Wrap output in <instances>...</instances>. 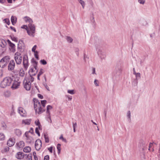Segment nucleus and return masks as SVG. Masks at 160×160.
<instances>
[{"label": "nucleus", "mask_w": 160, "mask_h": 160, "mask_svg": "<svg viewBox=\"0 0 160 160\" xmlns=\"http://www.w3.org/2000/svg\"><path fill=\"white\" fill-rule=\"evenodd\" d=\"M34 69L32 68H31L30 69L29 72H28L29 73H33L34 72Z\"/></svg>", "instance_id": "64"}, {"label": "nucleus", "mask_w": 160, "mask_h": 160, "mask_svg": "<svg viewBox=\"0 0 160 160\" xmlns=\"http://www.w3.org/2000/svg\"><path fill=\"white\" fill-rule=\"evenodd\" d=\"M29 133H30L32 134H33V129L32 128H31L29 131H28Z\"/></svg>", "instance_id": "60"}, {"label": "nucleus", "mask_w": 160, "mask_h": 160, "mask_svg": "<svg viewBox=\"0 0 160 160\" xmlns=\"http://www.w3.org/2000/svg\"><path fill=\"white\" fill-rule=\"evenodd\" d=\"M21 82H20L14 81L11 87V88L13 89H16L18 88L20 85Z\"/></svg>", "instance_id": "10"}, {"label": "nucleus", "mask_w": 160, "mask_h": 160, "mask_svg": "<svg viewBox=\"0 0 160 160\" xmlns=\"http://www.w3.org/2000/svg\"><path fill=\"white\" fill-rule=\"evenodd\" d=\"M57 148L58 150V153L59 154L61 152V144L59 143H58L57 146Z\"/></svg>", "instance_id": "34"}, {"label": "nucleus", "mask_w": 160, "mask_h": 160, "mask_svg": "<svg viewBox=\"0 0 160 160\" xmlns=\"http://www.w3.org/2000/svg\"><path fill=\"white\" fill-rule=\"evenodd\" d=\"M7 42L9 45V46L12 49V51L13 52H15V45L13 43H12L10 40L8 39L7 40Z\"/></svg>", "instance_id": "15"}, {"label": "nucleus", "mask_w": 160, "mask_h": 160, "mask_svg": "<svg viewBox=\"0 0 160 160\" xmlns=\"http://www.w3.org/2000/svg\"><path fill=\"white\" fill-rule=\"evenodd\" d=\"M52 107L50 105H48L47 107V115L48 117V118L51 121V119L50 113V112L49 110H51V109H52Z\"/></svg>", "instance_id": "13"}, {"label": "nucleus", "mask_w": 160, "mask_h": 160, "mask_svg": "<svg viewBox=\"0 0 160 160\" xmlns=\"http://www.w3.org/2000/svg\"><path fill=\"white\" fill-rule=\"evenodd\" d=\"M16 157L18 159H21L24 158L25 157V154L22 152H17L16 156Z\"/></svg>", "instance_id": "14"}, {"label": "nucleus", "mask_w": 160, "mask_h": 160, "mask_svg": "<svg viewBox=\"0 0 160 160\" xmlns=\"http://www.w3.org/2000/svg\"><path fill=\"white\" fill-rule=\"evenodd\" d=\"M11 39L12 40V41H14L15 42H18V40H17V38L14 37H12V36H11Z\"/></svg>", "instance_id": "55"}, {"label": "nucleus", "mask_w": 160, "mask_h": 160, "mask_svg": "<svg viewBox=\"0 0 160 160\" xmlns=\"http://www.w3.org/2000/svg\"><path fill=\"white\" fill-rule=\"evenodd\" d=\"M88 1L89 2L90 4L92 7H93L94 6V3L92 0H88Z\"/></svg>", "instance_id": "52"}, {"label": "nucleus", "mask_w": 160, "mask_h": 160, "mask_svg": "<svg viewBox=\"0 0 160 160\" xmlns=\"http://www.w3.org/2000/svg\"><path fill=\"white\" fill-rule=\"evenodd\" d=\"M4 138V135L2 133H0V140H3Z\"/></svg>", "instance_id": "45"}, {"label": "nucleus", "mask_w": 160, "mask_h": 160, "mask_svg": "<svg viewBox=\"0 0 160 160\" xmlns=\"http://www.w3.org/2000/svg\"><path fill=\"white\" fill-rule=\"evenodd\" d=\"M139 145L142 148V150L144 151L147 149L146 147L147 146V143L142 139L139 141Z\"/></svg>", "instance_id": "7"}, {"label": "nucleus", "mask_w": 160, "mask_h": 160, "mask_svg": "<svg viewBox=\"0 0 160 160\" xmlns=\"http://www.w3.org/2000/svg\"><path fill=\"white\" fill-rule=\"evenodd\" d=\"M14 132L16 135L18 136H21L22 134L21 131L19 129H15Z\"/></svg>", "instance_id": "25"}, {"label": "nucleus", "mask_w": 160, "mask_h": 160, "mask_svg": "<svg viewBox=\"0 0 160 160\" xmlns=\"http://www.w3.org/2000/svg\"><path fill=\"white\" fill-rule=\"evenodd\" d=\"M15 63L13 60H11L8 65V69L9 70H12L15 67Z\"/></svg>", "instance_id": "8"}, {"label": "nucleus", "mask_w": 160, "mask_h": 160, "mask_svg": "<svg viewBox=\"0 0 160 160\" xmlns=\"http://www.w3.org/2000/svg\"><path fill=\"white\" fill-rule=\"evenodd\" d=\"M98 82V81L96 79H95L94 81V84L96 86H99L98 83H97Z\"/></svg>", "instance_id": "63"}, {"label": "nucleus", "mask_w": 160, "mask_h": 160, "mask_svg": "<svg viewBox=\"0 0 160 160\" xmlns=\"http://www.w3.org/2000/svg\"><path fill=\"white\" fill-rule=\"evenodd\" d=\"M15 142V140L14 138H11L8 140L7 142V145L9 147L12 146Z\"/></svg>", "instance_id": "9"}, {"label": "nucleus", "mask_w": 160, "mask_h": 160, "mask_svg": "<svg viewBox=\"0 0 160 160\" xmlns=\"http://www.w3.org/2000/svg\"><path fill=\"white\" fill-rule=\"evenodd\" d=\"M47 102V101L46 100H41V103L42 106L44 107L45 106V104Z\"/></svg>", "instance_id": "41"}, {"label": "nucleus", "mask_w": 160, "mask_h": 160, "mask_svg": "<svg viewBox=\"0 0 160 160\" xmlns=\"http://www.w3.org/2000/svg\"><path fill=\"white\" fill-rule=\"evenodd\" d=\"M23 64L25 70H27L28 67V61L27 55H25L23 58Z\"/></svg>", "instance_id": "4"}, {"label": "nucleus", "mask_w": 160, "mask_h": 160, "mask_svg": "<svg viewBox=\"0 0 160 160\" xmlns=\"http://www.w3.org/2000/svg\"><path fill=\"white\" fill-rule=\"evenodd\" d=\"M43 69L42 68H41L40 70V71L38 73V75L39 76H40L43 73V72H42Z\"/></svg>", "instance_id": "54"}, {"label": "nucleus", "mask_w": 160, "mask_h": 160, "mask_svg": "<svg viewBox=\"0 0 160 160\" xmlns=\"http://www.w3.org/2000/svg\"><path fill=\"white\" fill-rule=\"evenodd\" d=\"M43 85L48 91H50L49 88L47 85L46 83H43Z\"/></svg>", "instance_id": "53"}, {"label": "nucleus", "mask_w": 160, "mask_h": 160, "mask_svg": "<svg viewBox=\"0 0 160 160\" xmlns=\"http://www.w3.org/2000/svg\"><path fill=\"white\" fill-rule=\"evenodd\" d=\"M59 139H62V141H63L65 142H67L65 138H63V136L62 135H61V136H60V137H59Z\"/></svg>", "instance_id": "46"}, {"label": "nucleus", "mask_w": 160, "mask_h": 160, "mask_svg": "<svg viewBox=\"0 0 160 160\" xmlns=\"http://www.w3.org/2000/svg\"><path fill=\"white\" fill-rule=\"evenodd\" d=\"M134 75H135L136 76V78L137 79H139L141 77V74L139 72L136 73Z\"/></svg>", "instance_id": "35"}, {"label": "nucleus", "mask_w": 160, "mask_h": 160, "mask_svg": "<svg viewBox=\"0 0 160 160\" xmlns=\"http://www.w3.org/2000/svg\"><path fill=\"white\" fill-rule=\"evenodd\" d=\"M7 43L6 41L4 39L0 40V46L2 48H4L6 46Z\"/></svg>", "instance_id": "17"}, {"label": "nucleus", "mask_w": 160, "mask_h": 160, "mask_svg": "<svg viewBox=\"0 0 160 160\" xmlns=\"http://www.w3.org/2000/svg\"><path fill=\"white\" fill-rule=\"evenodd\" d=\"M11 20L12 24L14 25L17 22V18L16 17L12 16L11 17Z\"/></svg>", "instance_id": "20"}, {"label": "nucleus", "mask_w": 160, "mask_h": 160, "mask_svg": "<svg viewBox=\"0 0 160 160\" xmlns=\"http://www.w3.org/2000/svg\"><path fill=\"white\" fill-rule=\"evenodd\" d=\"M68 93L71 94H74V90H68Z\"/></svg>", "instance_id": "57"}, {"label": "nucleus", "mask_w": 160, "mask_h": 160, "mask_svg": "<svg viewBox=\"0 0 160 160\" xmlns=\"http://www.w3.org/2000/svg\"><path fill=\"white\" fill-rule=\"evenodd\" d=\"M28 26L29 28L30 31L31 32L28 30H27V32L28 34L29 35H33L34 37V35L33 34L35 33V26L34 25L29 23L28 25Z\"/></svg>", "instance_id": "2"}, {"label": "nucleus", "mask_w": 160, "mask_h": 160, "mask_svg": "<svg viewBox=\"0 0 160 160\" xmlns=\"http://www.w3.org/2000/svg\"><path fill=\"white\" fill-rule=\"evenodd\" d=\"M4 22L6 23L8 25H9L10 23V20L8 18H5L3 20Z\"/></svg>", "instance_id": "37"}, {"label": "nucleus", "mask_w": 160, "mask_h": 160, "mask_svg": "<svg viewBox=\"0 0 160 160\" xmlns=\"http://www.w3.org/2000/svg\"><path fill=\"white\" fill-rule=\"evenodd\" d=\"M78 1L82 5V8H84V6H85L84 2L82 0H78Z\"/></svg>", "instance_id": "36"}, {"label": "nucleus", "mask_w": 160, "mask_h": 160, "mask_svg": "<svg viewBox=\"0 0 160 160\" xmlns=\"http://www.w3.org/2000/svg\"><path fill=\"white\" fill-rule=\"evenodd\" d=\"M36 48H37V46L36 45H34L33 46V47L32 48V51L34 52H36V51H35V50Z\"/></svg>", "instance_id": "56"}, {"label": "nucleus", "mask_w": 160, "mask_h": 160, "mask_svg": "<svg viewBox=\"0 0 160 160\" xmlns=\"http://www.w3.org/2000/svg\"><path fill=\"white\" fill-rule=\"evenodd\" d=\"M33 101L34 102V104H37L38 106H40V105H41L40 102L38 99L36 98H34L33 99Z\"/></svg>", "instance_id": "29"}, {"label": "nucleus", "mask_w": 160, "mask_h": 160, "mask_svg": "<svg viewBox=\"0 0 160 160\" xmlns=\"http://www.w3.org/2000/svg\"><path fill=\"white\" fill-rule=\"evenodd\" d=\"M28 133L29 132L28 131L26 132L25 133V135L27 138V142L30 143L32 140L31 139H30V138H31L32 139V138L31 137H29L28 136Z\"/></svg>", "instance_id": "18"}, {"label": "nucleus", "mask_w": 160, "mask_h": 160, "mask_svg": "<svg viewBox=\"0 0 160 160\" xmlns=\"http://www.w3.org/2000/svg\"><path fill=\"white\" fill-rule=\"evenodd\" d=\"M31 150V148L29 146L26 147L23 149V151L25 152H29Z\"/></svg>", "instance_id": "26"}, {"label": "nucleus", "mask_w": 160, "mask_h": 160, "mask_svg": "<svg viewBox=\"0 0 160 160\" xmlns=\"http://www.w3.org/2000/svg\"><path fill=\"white\" fill-rule=\"evenodd\" d=\"M35 123L36 125L38 126V128L40 129V127L41 126V124L40 122L38 120L37 121H36L35 122Z\"/></svg>", "instance_id": "38"}, {"label": "nucleus", "mask_w": 160, "mask_h": 160, "mask_svg": "<svg viewBox=\"0 0 160 160\" xmlns=\"http://www.w3.org/2000/svg\"><path fill=\"white\" fill-rule=\"evenodd\" d=\"M23 83L24 84V87L26 90L28 91L30 89L31 87V82L30 81L28 82L26 79H24Z\"/></svg>", "instance_id": "5"}, {"label": "nucleus", "mask_w": 160, "mask_h": 160, "mask_svg": "<svg viewBox=\"0 0 160 160\" xmlns=\"http://www.w3.org/2000/svg\"><path fill=\"white\" fill-rule=\"evenodd\" d=\"M33 154L34 157V160H38V157L36 155V153L35 152H33Z\"/></svg>", "instance_id": "50"}, {"label": "nucleus", "mask_w": 160, "mask_h": 160, "mask_svg": "<svg viewBox=\"0 0 160 160\" xmlns=\"http://www.w3.org/2000/svg\"><path fill=\"white\" fill-rule=\"evenodd\" d=\"M12 80V78L10 77H6L1 82L0 85L1 87L4 88L7 86H10Z\"/></svg>", "instance_id": "1"}, {"label": "nucleus", "mask_w": 160, "mask_h": 160, "mask_svg": "<svg viewBox=\"0 0 160 160\" xmlns=\"http://www.w3.org/2000/svg\"><path fill=\"white\" fill-rule=\"evenodd\" d=\"M32 155L31 153L29 154L28 155L25 154L24 158H26V160H32Z\"/></svg>", "instance_id": "19"}, {"label": "nucleus", "mask_w": 160, "mask_h": 160, "mask_svg": "<svg viewBox=\"0 0 160 160\" xmlns=\"http://www.w3.org/2000/svg\"><path fill=\"white\" fill-rule=\"evenodd\" d=\"M127 117L128 121L130 122L131 121V112L130 111H128L127 112Z\"/></svg>", "instance_id": "33"}, {"label": "nucleus", "mask_w": 160, "mask_h": 160, "mask_svg": "<svg viewBox=\"0 0 160 160\" xmlns=\"http://www.w3.org/2000/svg\"><path fill=\"white\" fill-rule=\"evenodd\" d=\"M14 57H21V54L19 52H17L15 53Z\"/></svg>", "instance_id": "40"}, {"label": "nucleus", "mask_w": 160, "mask_h": 160, "mask_svg": "<svg viewBox=\"0 0 160 160\" xmlns=\"http://www.w3.org/2000/svg\"><path fill=\"white\" fill-rule=\"evenodd\" d=\"M34 56L35 58L37 59V60L39 59V57L38 55V51H36V52H34Z\"/></svg>", "instance_id": "44"}, {"label": "nucleus", "mask_w": 160, "mask_h": 160, "mask_svg": "<svg viewBox=\"0 0 160 160\" xmlns=\"http://www.w3.org/2000/svg\"><path fill=\"white\" fill-rule=\"evenodd\" d=\"M66 39L67 41L69 43H72L73 41V39L69 36H67L66 37Z\"/></svg>", "instance_id": "30"}, {"label": "nucleus", "mask_w": 160, "mask_h": 160, "mask_svg": "<svg viewBox=\"0 0 160 160\" xmlns=\"http://www.w3.org/2000/svg\"><path fill=\"white\" fill-rule=\"evenodd\" d=\"M53 147L52 146L50 147V148H48V150L51 153L52 152Z\"/></svg>", "instance_id": "61"}, {"label": "nucleus", "mask_w": 160, "mask_h": 160, "mask_svg": "<svg viewBox=\"0 0 160 160\" xmlns=\"http://www.w3.org/2000/svg\"><path fill=\"white\" fill-rule=\"evenodd\" d=\"M19 148H22L24 146V143L23 141H21L16 144Z\"/></svg>", "instance_id": "24"}, {"label": "nucleus", "mask_w": 160, "mask_h": 160, "mask_svg": "<svg viewBox=\"0 0 160 160\" xmlns=\"http://www.w3.org/2000/svg\"><path fill=\"white\" fill-rule=\"evenodd\" d=\"M44 160H49V156L47 155L44 157Z\"/></svg>", "instance_id": "62"}, {"label": "nucleus", "mask_w": 160, "mask_h": 160, "mask_svg": "<svg viewBox=\"0 0 160 160\" xmlns=\"http://www.w3.org/2000/svg\"><path fill=\"white\" fill-rule=\"evenodd\" d=\"M138 83V80L135 79L132 82V85L134 86H136Z\"/></svg>", "instance_id": "32"}, {"label": "nucleus", "mask_w": 160, "mask_h": 160, "mask_svg": "<svg viewBox=\"0 0 160 160\" xmlns=\"http://www.w3.org/2000/svg\"><path fill=\"white\" fill-rule=\"evenodd\" d=\"M88 59L89 58L88 57L87 55H86L85 53L84 54V60L85 62H86V59Z\"/></svg>", "instance_id": "59"}, {"label": "nucleus", "mask_w": 160, "mask_h": 160, "mask_svg": "<svg viewBox=\"0 0 160 160\" xmlns=\"http://www.w3.org/2000/svg\"><path fill=\"white\" fill-rule=\"evenodd\" d=\"M73 124V131L74 132H76V129L75 128L76 127H77V123L76 122L74 123L73 122H72Z\"/></svg>", "instance_id": "39"}, {"label": "nucleus", "mask_w": 160, "mask_h": 160, "mask_svg": "<svg viewBox=\"0 0 160 160\" xmlns=\"http://www.w3.org/2000/svg\"><path fill=\"white\" fill-rule=\"evenodd\" d=\"M10 59V57L8 56H6L2 58L0 61V67H1V64L3 62H7Z\"/></svg>", "instance_id": "12"}, {"label": "nucleus", "mask_w": 160, "mask_h": 160, "mask_svg": "<svg viewBox=\"0 0 160 160\" xmlns=\"http://www.w3.org/2000/svg\"><path fill=\"white\" fill-rule=\"evenodd\" d=\"M29 75L30 77L29 81H30V82H32L34 81V78L32 77L31 73H29Z\"/></svg>", "instance_id": "48"}, {"label": "nucleus", "mask_w": 160, "mask_h": 160, "mask_svg": "<svg viewBox=\"0 0 160 160\" xmlns=\"http://www.w3.org/2000/svg\"><path fill=\"white\" fill-rule=\"evenodd\" d=\"M19 76L23 77L24 76L25 73L23 69L22 68L21 69L19 72Z\"/></svg>", "instance_id": "28"}, {"label": "nucleus", "mask_w": 160, "mask_h": 160, "mask_svg": "<svg viewBox=\"0 0 160 160\" xmlns=\"http://www.w3.org/2000/svg\"><path fill=\"white\" fill-rule=\"evenodd\" d=\"M138 1L140 3L143 4L145 2V0H138Z\"/></svg>", "instance_id": "58"}, {"label": "nucleus", "mask_w": 160, "mask_h": 160, "mask_svg": "<svg viewBox=\"0 0 160 160\" xmlns=\"http://www.w3.org/2000/svg\"><path fill=\"white\" fill-rule=\"evenodd\" d=\"M75 52H76V54L78 56H79V49L78 48H76L75 49Z\"/></svg>", "instance_id": "49"}, {"label": "nucleus", "mask_w": 160, "mask_h": 160, "mask_svg": "<svg viewBox=\"0 0 160 160\" xmlns=\"http://www.w3.org/2000/svg\"><path fill=\"white\" fill-rule=\"evenodd\" d=\"M44 138L45 140V142L46 143H48L49 141V139L48 137V136L46 134L44 133Z\"/></svg>", "instance_id": "31"}, {"label": "nucleus", "mask_w": 160, "mask_h": 160, "mask_svg": "<svg viewBox=\"0 0 160 160\" xmlns=\"http://www.w3.org/2000/svg\"><path fill=\"white\" fill-rule=\"evenodd\" d=\"M31 62L33 63V65H35V66L38 64V62L36 61L33 58L31 59Z\"/></svg>", "instance_id": "42"}, {"label": "nucleus", "mask_w": 160, "mask_h": 160, "mask_svg": "<svg viewBox=\"0 0 160 160\" xmlns=\"http://www.w3.org/2000/svg\"><path fill=\"white\" fill-rule=\"evenodd\" d=\"M18 45V49L20 50V52H21V50L24 47V44L23 41L21 40H19Z\"/></svg>", "instance_id": "11"}, {"label": "nucleus", "mask_w": 160, "mask_h": 160, "mask_svg": "<svg viewBox=\"0 0 160 160\" xmlns=\"http://www.w3.org/2000/svg\"><path fill=\"white\" fill-rule=\"evenodd\" d=\"M35 132L38 135V136H40V132H39V130H38V128H36L35 129Z\"/></svg>", "instance_id": "51"}, {"label": "nucleus", "mask_w": 160, "mask_h": 160, "mask_svg": "<svg viewBox=\"0 0 160 160\" xmlns=\"http://www.w3.org/2000/svg\"><path fill=\"white\" fill-rule=\"evenodd\" d=\"M96 48L98 54L101 59H104L105 57V53L102 51L101 48H99L98 45H96Z\"/></svg>", "instance_id": "3"}, {"label": "nucleus", "mask_w": 160, "mask_h": 160, "mask_svg": "<svg viewBox=\"0 0 160 160\" xmlns=\"http://www.w3.org/2000/svg\"><path fill=\"white\" fill-rule=\"evenodd\" d=\"M90 20L92 22V23L93 25L95 26L96 24V23L95 22L94 18V15L93 14H92V16L91 17Z\"/></svg>", "instance_id": "27"}, {"label": "nucleus", "mask_w": 160, "mask_h": 160, "mask_svg": "<svg viewBox=\"0 0 160 160\" xmlns=\"http://www.w3.org/2000/svg\"><path fill=\"white\" fill-rule=\"evenodd\" d=\"M38 111H37V112L38 114H40L42 113V112H43L45 111V109H43L41 107V105H40V106H39V107L38 108Z\"/></svg>", "instance_id": "23"}, {"label": "nucleus", "mask_w": 160, "mask_h": 160, "mask_svg": "<svg viewBox=\"0 0 160 160\" xmlns=\"http://www.w3.org/2000/svg\"><path fill=\"white\" fill-rule=\"evenodd\" d=\"M14 58L16 62V63L17 64L19 65L20 64L22 61V57H14Z\"/></svg>", "instance_id": "16"}, {"label": "nucleus", "mask_w": 160, "mask_h": 160, "mask_svg": "<svg viewBox=\"0 0 160 160\" xmlns=\"http://www.w3.org/2000/svg\"><path fill=\"white\" fill-rule=\"evenodd\" d=\"M40 62L42 63V64L45 65L47 64V62L44 59L41 60L40 61Z\"/></svg>", "instance_id": "43"}, {"label": "nucleus", "mask_w": 160, "mask_h": 160, "mask_svg": "<svg viewBox=\"0 0 160 160\" xmlns=\"http://www.w3.org/2000/svg\"><path fill=\"white\" fill-rule=\"evenodd\" d=\"M34 109L36 113L37 112V110L38 109V108L39 107V106H38L37 104H34Z\"/></svg>", "instance_id": "47"}, {"label": "nucleus", "mask_w": 160, "mask_h": 160, "mask_svg": "<svg viewBox=\"0 0 160 160\" xmlns=\"http://www.w3.org/2000/svg\"><path fill=\"white\" fill-rule=\"evenodd\" d=\"M31 121V119L23 120L22 121V123H24L26 125H29L30 124Z\"/></svg>", "instance_id": "21"}, {"label": "nucleus", "mask_w": 160, "mask_h": 160, "mask_svg": "<svg viewBox=\"0 0 160 160\" xmlns=\"http://www.w3.org/2000/svg\"><path fill=\"white\" fill-rule=\"evenodd\" d=\"M42 143L41 141L39 139H38L36 140L35 142V146L36 149L37 150H39L42 146Z\"/></svg>", "instance_id": "6"}, {"label": "nucleus", "mask_w": 160, "mask_h": 160, "mask_svg": "<svg viewBox=\"0 0 160 160\" xmlns=\"http://www.w3.org/2000/svg\"><path fill=\"white\" fill-rule=\"evenodd\" d=\"M18 112L21 115L24 116L23 114L24 113L25 110L22 108L21 107L19 108L18 109Z\"/></svg>", "instance_id": "22"}]
</instances>
